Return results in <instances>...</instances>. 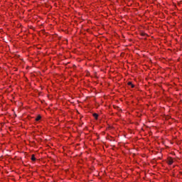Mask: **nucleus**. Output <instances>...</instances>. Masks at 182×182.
I'll use <instances>...</instances> for the list:
<instances>
[{
	"label": "nucleus",
	"mask_w": 182,
	"mask_h": 182,
	"mask_svg": "<svg viewBox=\"0 0 182 182\" xmlns=\"http://www.w3.org/2000/svg\"><path fill=\"white\" fill-rule=\"evenodd\" d=\"M168 164H169V166H171V164H173V161L172 158H168V161H167Z\"/></svg>",
	"instance_id": "obj_1"
},
{
	"label": "nucleus",
	"mask_w": 182,
	"mask_h": 182,
	"mask_svg": "<svg viewBox=\"0 0 182 182\" xmlns=\"http://www.w3.org/2000/svg\"><path fill=\"white\" fill-rule=\"evenodd\" d=\"M31 160H32V161H36V158H35V154H33L31 156Z\"/></svg>",
	"instance_id": "obj_2"
},
{
	"label": "nucleus",
	"mask_w": 182,
	"mask_h": 182,
	"mask_svg": "<svg viewBox=\"0 0 182 182\" xmlns=\"http://www.w3.org/2000/svg\"><path fill=\"white\" fill-rule=\"evenodd\" d=\"M42 119V117H41V115H38L36 118V122H39V120Z\"/></svg>",
	"instance_id": "obj_3"
},
{
	"label": "nucleus",
	"mask_w": 182,
	"mask_h": 182,
	"mask_svg": "<svg viewBox=\"0 0 182 182\" xmlns=\"http://www.w3.org/2000/svg\"><path fill=\"white\" fill-rule=\"evenodd\" d=\"M128 85L131 86V87H134V85H133V83H132V82H129Z\"/></svg>",
	"instance_id": "obj_4"
},
{
	"label": "nucleus",
	"mask_w": 182,
	"mask_h": 182,
	"mask_svg": "<svg viewBox=\"0 0 182 182\" xmlns=\"http://www.w3.org/2000/svg\"><path fill=\"white\" fill-rule=\"evenodd\" d=\"M93 117H95V119H97V117H99V114L95 113L93 114Z\"/></svg>",
	"instance_id": "obj_5"
},
{
	"label": "nucleus",
	"mask_w": 182,
	"mask_h": 182,
	"mask_svg": "<svg viewBox=\"0 0 182 182\" xmlns=\"http://www.w3.org/2000/svg\"><path fill=\"white\" fill-rule=\"evenodd\" d=\"M141 36H146V33H141Z\"/></svg>",
	"instance_id": "obj_6"
}]
</instances>
